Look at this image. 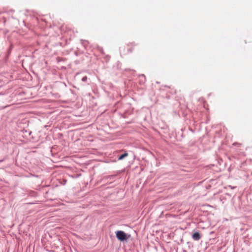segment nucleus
Segmentation results:
<instances>
[{
  "instance_id": "f257e3e1",
  "label": "nucleus",
  "mask_w": 252,
  "mask_h": 252,
  "mask_svg": "<svg viewBox=\"0 0 252 252\" xmlns=\"http://www.w3.org/2000/svg\"><path fill=\"white\" fill-rule=\"evenodd\" d=\"M116 237L118 240L123 241L126 239V234L123 231H118L116 232Z\"/></svg>"
},
{
  "instance_id": "f03ea898",
  "label": "nucleus",
  "mask_w": 252,
  "mask_h": 252,
  "mask_svg": "<svg viewBox=\"0 0 252 252\" xmlns=\"http://www.w3.org/2000/svg\"><path fill=\"white\" fill-rule=\"evenodd\" d=\"M192 238L195 241H198L201 238L200 233L198 232L194 233L192 234Z\"/></svg>"
},
{
  "instance_id": "7ed1b4c3",
  "label": "nucleus",
  "mask_w": 252,
  "mask_h": 252,
  "mask_svg": "<svg viewBox=\"0 0 252 252\" xmlns=\"http://www.w3.org/2000/svg\"><path fill=\"white\" fill-rule=\"evenodd\" d=\"M128 156V154L127 153H125V154L121 155L119 157V160H122L123 158H125L126 157Z\"/></svg>"
},
{
  "instance_id": "20e7f679",
  "label": "nucleus",
  "mask_w": 252,
  "mask_h": 252,
  "mask_svg": "<svg viewBox=\"0 0 252 252\" xmlns=\"http://www.w3.org/2000/svg\"><path fill=\"white\" fill-rule=\"evenodd\" d=\"M87 76H85V77L82 78V80L83 81L85 82V81H86L87 80Z\"/></svg>"
}]
</instances>
